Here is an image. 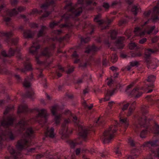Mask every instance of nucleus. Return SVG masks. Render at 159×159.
I'll use <instances>...</instances> for the list:
<instances>
[{"mask_svg": "<svg viewBox=\"0 0 159 159\" xmlns=\"http://www.w3.org/2000/svg\"><path fill=\"white\" fill-rule=\"evenodd\" d=\"M148 107L143 105L141 108L143 115L141 117L139 116L135 122L134 125L135 128H139L140 127H146L147 129L143 130L140 132V136L141 138H143L146 137L147 131L157 134L159 136V125L156 123H154L151 129V127L149 125V120L147 119L146 117L144 115L148 112Z\"/></svg>", "mask_w": 159, "mask_h": 159, "instance_id": "1", "label": "nucleus"}, {"mask_svg": "<svg viewBox=\"0 0 159 159\" xmlns=\"http://www.w3.org/2000/svg\"><path fill=\"white\" fill-rule=\"evenodd\" d=\"M120 123L118 124L117 121L115 120V125L111 126L104 132L101 137V139L104 143H108L113 139L117 130V127L121 126H123L125 129L128 127L129 124L127 118L120 117Z\"/></svg>", "mask_w": 159, "mask_h": 159, "instance_id": "2", "label": "nucleus"}, {"mask_svg": "<svg viewBox=\"0 0 159 159\" xmlns=\"http://www.w3.org/2000/svg\"><path fill=\"white\" fill-rule=\"evenodd\" d=\"M82 5L78 3L74 6H72L71 3L66 4L65 7V9L68 10L67 13L62 16V19L60 21L51 23L50 25V27L52 28L55 26L58 25L61 21L63 19H64L65 22L66 23L69 19L79 16L82 11Z\"/></svg>", "mask_w": 159, "mask_h": 159, "instance_id": "3", "label": "nucleus"}, {"mask_svg": "<svg viewBox=\"0 0 159 159\" xmlns=\"http://www.w3.org/2000/svg\"><path fill=\"white\" fill-rule=\"evenodd\" d=\"M24 136L25 139H21L17 143L16 147L19 150H22L32 145L30 141L27 139V138L31 139L34 137V132L32 128L29 127L27 129Z\"/></svg>", "mask_w": 159, "mask_h": 159, "instance_id": "4", "label": "nucleus"}, {"mask_svg": "<svg viewBox=\"0 0 159 159\" xmlns=\"http://www.w3.org/2000/svg\"><path fill=\"white\" fill-rule=\"evenodd\" d=\"M51 1V2H46L41 5V8L42 9V10L38 11L36 9H33L32 11L31 12L30 14L32 15L35 14H41L43 11H44L46 13L43 15V16L40 17V19L42 20L44 17H48L51 13V12H47L46 10L49 6H53V4L54 3V1Z\"/></svg>", "mask_w": 159, "mask_h": 159, "instance_id": "5", "label": "nucleus"}, {"mask_svg": "<svg viewBox=\"0 0 159 159\" xmlns=\"http://www.w3.org/2000/svg\"><path fill=\"white\" fill-rule=\"evenodd\" d=\"M67 113L70 114L71 117H72L73 119V121L78 125V129L79 131V135L83 139H85L86 138L87 136V134L88 133V131L89 130V129H88L85 127H83L82 125H79V123H77V117L76 116H73L69 110H66L65 112V114L67 115Z\"/></svg>", "mask_w": 159, "mask_h": 159, "instance_id": "6", "label": "nucleus"}, {"mask_svg": "<svg viewBox=\"0 0 159 159\" xmlns=\"http://www.w3.org/2000/svg\"><path fill=\"white\" fill-rule=\"evenodd\" d=\"M36 110L38 112V114L34 118V120L36 121H38L40 124L43 126L47 120L48 114L47 113V110L43 109L39 110L38 108L36 109Z\"/></svg>", "mask_w": 159, "mask_h": 159, "instance_id": "7", "label": "nucleus"}, {"mask_svg": "<svg viewBox=\"0 0 159 159\" xmlns=\"http://www.w3.org/2000/svg\"><path fill=\"white\" fill-rule=\"evenodd\" d=\"M157 50L154 51L151 49H148L145 50V57L147 58L146 62L148 65V68L151 69H156L159 66V61L157 59H154L153 60V63L151 65H150V62L149 61L148 58L150 57L151 53H155Z\"/></svg>", "mask_w": 159, "mask_h": 159, "instance_id": "8", "label": "nucleus"}, {"mask_svg": "<svg viewBox=\"0 0 159 159\" xmlns=\"http://www.w3.org/2000/svg\"><path fill=\"white\" fill-rule=\"evenodd\" d=\"M40 47V45L36 40L33 42V45L29 49V52L32 55H36L35 59L37 63L38 64H42L44 62L40 61L38 57L37 56L38 53V50Z\"/></svg>", "mask_w": 159, "mask_h": 159, "instance_id": "9", "label": "nucleus"}, {"mask_svg": "<svg viewBox=\"0 0 159 159\" xmlns=\"http://www.w3.org/2000/svg\"><path fill=\"white\" fill-rule=\"evenodd\" d=\"M15 136L9 129L5 130L4 132L0 135V147H2L3 142L7 140L8 138L11 140H13L15 139Z\"/></svg>", "mask_w": 159, "mask_h": 159, "instance_id": "10", "label": "nucleus"}, {"mask_svg": "<svg viewBox=\"0 0 159 159\" xmlns=\"http://www.w3.org/2000/svg\"><path fill=\"white\" fill-rule=\"evenodd\" d=\"M101 17V15L99 14L95 17L94 19V20L95 22L98 23L99 25L102 24H105L106 25V26L102 27V29H106L109 26V24L114 19V18H113L111 20L107 19V21H106L103 20H100V18Z\"/></svg>", "mask_w": 159, "mask_h": 159, "instance_id": "11", "label": "nucleus"}, {"mask_svg": "<svg viewBox=\"0 0 159 159\" xmlns=\"http://www.w3.org/2000/svg\"><path fill=\"white\" fill-rule=\"evenodd\" d=\"M25 9V7H18L17 9L15 8L12 10H8L7 11L6 13L7 16H11L16 15L19 12L24 11Z\"/></svg>", "mask_w": 159, "mask_h": 159, "instance_id": "12", "label": "nucleus"}, {"mask_svg": "<svg viewBox=\"0 0 159 159\" xmlns=\"http://www.w3.org/2000/svg\"><path fill=\"white\" fill-rule=\"evenodd\" d=\"M159 7L157 5L154 7L152 14V19L153 22H155L159 20Z\"/></svg>", "mask_w": 159, "mask_h": 159, "instance_id": "13", "label": "nucleus"}, {"mask_svg": "<svg viewBox=\"0 0 159 159\" xmlns=\"http://www.w3.org/2000/svg\"><path fill=\"white\" fill-rule=\"evenodd\" d=\"M55 48V44L53 43L49 48L46 47L41 52V55L49 57L52 56V53L50 52V50H54Z\"/></svg>", "mask_w": 159, "mask_h": 159, "instance_id": "14", "label": "nucleus"}, {"mask_svg": "<svg viewBox=\"0 0 159 159\" xmlns=\"http://www.w3.org/2000/svg\"><path fill=\"white\" fill-rule=\"evenodd\" d=\"M70 120L68 119H65L64 121V123L62 124L61 126V129L59 131V133L62 135L63 136H64L66 137L67 134V130L68 129L66 126V124L70 122Z\"/></svg>", "mask_w": 159, "mask_h": 159, "instance_id": "15", "label": "nucleus"}, {"mask_svg": "<svg viewBox=\"0 0 159 159\" xmlns=\"http://www.w3.org/2000/svg\"><path fill=\"white\" fill-rule=\"evenodd\" d=\"M8 149L12 157L14 159H17L21 157L20 152L19 151L16 152L14 149L12 147L9 146L8 148Z\"/></svg>", "mask_w": 159, "mask_h": 159, "instance_id": "16", "label": "nucleus"}, {"mask_svg": "<svg viewBox=\"0 0 159 159\" xmlns=\"http://www.w3.org/2000/svg\"><path fill=\"white\" fill-rule=\"evenodd\" d=\"M157 140H150L144 143L141 146V148H148L151 149L152 147H155L157 145Z\"/></svg>", "mask_w": 159, "mask_h": 159, "instance_id": "17", "label": "nucleus"}, {"mask_svg": "<svg viewBox=\"0 0 159 159\" xmlns=\"http://www.w3.org/2000/svg\"><path fill=\"white\" fill-rule=\"evenodd\" d=\"M134 34L137 36H143L145 34V30H143V26L136 27L134 31Z\"/></svg>", "mask_w": 159, "mask_h": 159, "instance_id": "18", "label": "nucleus"}, {"mask_svg": "<svg viewBox=\"0 0 159 159\" xmlns=\"http://www.w3.org/2000/svg\"><path fill=\"white\" fill-rule=\"evenodd\" d=\"M142 94L143 93L140 89L138 88H136L132 90L129 95L134 96L136 98H138L140 97Z\"/></svg>", "mask_w": 159, "mask_h": 159, "instance_id": "19", "label": "nucleus"}, {"mask_svg": "<svg viewBox=\"0 0 159 159\" xmlns=\"http://www.w3.org/2000/svg\"><path fill=\"white\" fill-rule=\"evenodd\" d=\"M125 38L124 37H118L116 42V46L118 49H122L124 46V41Z\"/></svg>", "mask_w": 159, "mask_h": 159, "instance_id": "20", "label": "nucleus"}, {"mask_svg": "<svg viewBox=\"0 0 159 159\" xmlns=\"http://www.w3.org/2000/svg\"><path fill=\"white\" fill-rule=\"evenodd\" d=\"M116 90V89L111 90H108L105 95V98L100 100V102H101L102 101H107L109 100L110 97L114 94Z\"/></svg>", "mask_w": 159, "mask_h": 159, "instance_id": "21", "label": "nucleus"}, {"mask_svg": "<svg viewBox=\"0 0 159 159\" xmlns=\"http://www.w3.org/2000/svg\"><path fill=\"white\" fill-rule=\"evenodd\" d=\"M151 153L149 155H148L144 159H154L156 157H159V148L156 151L151 149Z\"/></svg>", "mask_w": 159, "mask_h": 159, "instance_id": "22", "label": "nucleus"}, {"mask_svg": "<svg viewBox=\"0 0 159 159\" xmlns=\"http://www.w3.org/2000/svg\"><path fill=\"white\" fill-rule=\"evenodd\" d=\"M99 49L96 47L94 45H93L91 47L89 46L86 48V50L85 52L87 53H90L92 54H94L95 52L97 51Z\"/></svg>", "mask_w": 159, "mask_h": 159, "instance_id": "23", "label": "nucleus"}, {"mask_svg": "<svg viewBox=\"0 0 159 159\" xmlns=\"http://www.w3.org/2000/svg\"><path fill=\"white\" fill-rule=\"evenodd\" d=\"M29 111L27 105L26 104L20 105L18 107V113H27Z\"/></svg>", "mask_w": 159, "mask_h": 159, "instance_id": "24", "label": "nucleus"}, {"mask_svg": "<svg viewBox=\"0 0 159 159\" xmlns=\"http://www.w3.org/2000/svg\"><path fill=\"white\" fill-rule=\"evenodd\" d=\"M45 135L46 136H48L51 138H53L55 136L54 128H51L49 129L48 127L45 133Z\"/></svg>", "mask_w": 159, "mask_h": 159, "instance_id": "25", "label": "nucleus"}, {"mask_svg": "<svg viewBox=\"0 0 159 159\" xmlns=\"http://www.w3.org/2000/svg\"><path fill=\"white\" fill-rule=\"evenodd\" d=\"M131 152V154L128 156V159H134L138 157L140 153V152L137 149L133 150Z\"/></svg>", "mask_w": 159, "mask_h": 159, "instance_id": "26", "label": "nucleus"}, {"mask_svg": "<svg viewBox=\"0 0 159 159\" xmlns=\"http://www.w3.org/2000/svg\"><path fill=\"white\" fill-rule=\"evenodd\" d=\"M22 49L21 47L20 48L17 47L15 50L11 48H10L8 53V56L10 57L14 55L15 53L17 52L18 53H19L20 51Z\"/></svg>", "mask_w": 159, "mask_h": 159, "instance_id": "27", "label": "nucleus"}, {"mask_svg": "<svg viewBox=\"0 0 159 159\" xmlns=\"http://www.w3.org/2000/svg\"><path fill=\"white\" fill-rule=\"evenodd\" d=\"M140 6L138 4H136L132 6L131 11L135 15H137V13L141 11Z\"/></svg>", "mask_w": 159, "mask_h": 159, "instance_id": "28", "label": "nucleus"}, {"mask_svg": "<svg viewBox=\"0 0 159 159\" xmlns=\"http://www.w3.org/2000/svg\"><path fill=\"white\" fill-rule=\"evenodd\" d=\"M28 124L27 121H26L25 119L21 120L18 124V125L20 127V130H25V126Z\"/></svg>", "mask_w": 159, "mask_h": 159, "instance_id": "29", "label": "nucleus"}, {"mask_svg": "<svg viewBox=\"0 0 159 159\" xmlns=\"http://www.w3.org/2000/svg\"><path fill=\"white\" fill-rule=\"evenodd\" d=\"M47 28L45 26L42 25L41 26V28L37 35V36L38 37H39L42 36L45 34V31L47 29Z\"/></svg>", "mask_w": 159, "mask_h": 159, "instance_id": "30", "label": "nucleus"}, {"mask_svg": "<svg viewBox=\"0 0 159 159\" xmlns=\"http://www.w3.org/2000/svg\"><path fill=\"white\" fill-rule=\"evenodd\" d=\"M135 105L136 102L135 101H134L132 103L130 106L129 108L128 113L127 114V116H129L131 115L133 111L135 108Z\"/></svg>", "mask_w": 159, "mask_h": 159, "instance_id": "31", "label": "nucleus"}, {"mask_svg": "<svg viewBox=\"0 0 159 159\" xmlns=\"http://www.w3.org/2000/svg\"><path fill=\"white\" fill-rule=\"evenodd\" d=\"M33 35L32 32L30 30H26L24 32L23 36L25 38H31Z\"/></svg>", "mask_w": 159, "mask_h": 159, "instance_id": "32", "label": "nucleus"}, {"mask_svg": "<svg viewBox=\"0 0 159 159\" xmlns=\"http://www.w3.org/2000/svg\"><path fill=\"white\" fill-rule=\"evenodd\" d=\"M64 71V70L63 68L61 66L58 65L57 66V69L56 70V72L57 75L59 77H61V73Z\"/></svg>", "mask_w": 159, "mask_h": 159, "instance_id": "33", "label": "nucleus"}, {"mask_svg": "<svg viewBox=\"0 0 159 159\" xmlns=\"http://www.w3.org/2000/svg\"><path fill=\"white\" fill-rule=\"evenodd\" d=\"M32 76L30 77V78L28 77L25 79V81L23 83V86L25 88H28L30 86V81L31 80Z\"/></svg>", "mask_w": 159, "mask_h": 159, "instance_id": "34", "label": "nucleus"}, {"mask_svg": "<svg viewBox=\"0 0 159 159\" xmlns=\"http://www.w3.org/2000/svg\"><path fill=\"white\" fill-rule=\"evenodd\" d=\"M25 68L21 69L22 72H24L26 70H32V66L31 64L29 62H25L24 64Z\"/></svg>", "mask_w": 159, "mask_h": 159, "instance_id": "35", "label": "nucleus"}, {"mask_svg": "<svg viewBox=\"0 0 159 159\" xmlns=\"http://www.w3.org/2000/svg\"><path fill=\"white\" fill-rule=\"evenodd\" d=\"M155 26H148L145 30V33L146 32L148 34H150L155 29Z\"/></svg>", "mask_w": 159, "mask_h": 159, "instance_id": "36", "label": "nucleus"}, {"mask_svg": "<svg viewBox=\"0 0 159 159\" xmlns=\"http://www.w3.org/2000/svg\"><path fill=\"white\" fill-rule=\"evenodd\" d=\"M13 35V33L12 32H0V36H5L7 38L11 37Z\"/></svg>", "mask_w": 159, "mask_h": 159, "instance_id": "37", "label": "nucleus"}, {"mask_svg": "<svg viewBox=\"0 0 159 159\" xmlns=\"http://www.w3.org/2000/svg\"><path fill=\"white\" fill-rule=\"evenodd\" d=\"M117 34V33L115 30H111L110 32L111 39L112 40L115 39L116 37Z\"/></svg>", "mask_w": 159, "mask_h": 159, "instance_id": "38", "label": "nucleus"}, {"mask_svg": "<svg viewBox=\"0 0 159 159\" xmlns=\"http://www.w3.org/2000/svg\"><path fill=\"white\" fill-rule=\"evenodd\" d=\"M59 107L57 105H55L53 106L51 109V111L54 116H55L56 113H57Z\"/></svg>", "mask_w": 159, "mask_h": 159, "instance_id": "39", "label": "nucleus"}, {"mask_svg": "<svg viewBox=\"0 0 159 159\" xmlns=\"http://www.w3.org/2000/svg\"><path fill=\"white\" fill-rule=\"evenodd\" d=\"M72 57L75 59L74 61V63H78L80 62V59H78L79 58V55L77 54L76 52L75 51L72 55Z\"/></svg>", "mask_w": 159, "mask_h": 159, "instance_id": "40", "label": "nucleus"}, {"mask_svg": "<svg viewBox=\"0 0 159 159\" xmlns=\"http://www.w3.org/2000/svg\"><path fill=\"white\" fill-rule=\"evenodd\" d=\"M18 39L17 38L16 39H9L8 40V44L11 43L12 45H16L18 42Z\"/></svg>", "mask_w": 159, "mask_h": 159, "instance_id": "41", "label": "nucleus"}, {"mask_svg": "<svg viewBox=\"0 0 159 159\" xmlns=\"http://www.w3.org/2000/svg\"><path fill=\"white\" fill-rule=\"evenodd\" d=\"M87 79V75L86 74L83 75L81 78L79 79L77 82V84H81L82 83L84 80Z\"/></svg>", "mask_w": 159, "mask_h": 159, "instance_id": "42", "label": "nucleus"}, {"mask_svg": "<svg viewBox=\"0 0 159 159\" xmlns=\"http://www.w3.org/2000/svg\"><path fill=\"white\" fill-rule=\"evenodd\" d=\"M61 117V115L56 116H55L54 119L55 121V123L57 125L60 123Z\"/></svg>", "mask_w": 159, "mask_h": 159, "instance_id": "43", "label": "nucleus"}, {"mask_svg": "<svg viewBox=\"0 0 159 159\" xmlns=\"http://www.w3.org/2000/svg\"><path fill=\"white\" fill-rule=\"evenodd\" d=\"M129 49L132 50L134 49L135 48L136 49H139L138 47L137 46V45L134 43H131L129 44Z\"/></svg>", "mask_w": 159, "mask_h": 159, "instance_id": "44", "label": "nucleus"}, {"mask_svg": "<svg viewBox=\"0 0 159 159\" xmlns=\"http://www.w3.org/2000/svg\"><path fill=\"white\" fill-rule=\"evenodd\" d=\"M80 139L78 138L76 139V141L71 142L70 143V147L72 148H75V147L76 145L79 144L80 143H79L77 142V141H78V140H79Z\"/></svg>", "mask_w": 159, "mask_h": 159, "instance_id": "45", "label": "nucleus"}, {"mask_svg": "<svg viewBox=\"0 0 159 159\" xmlns=\"http://www.w3.org/2000/svg\"><path fill=\"white\" fill-rule=\"evenodd\" d=\"M117 56L116 54H113L111 58V61L113 63L116 62L117 60Z\"/></svg>", "mask_w": 159, "mask_h": 159, "instance_id": "46", "label": "nucleus"}, {"mask_svg": "<svg viewBox=\"0 0 159 159\" xmlns=\"http://www.w3.org/2000/svg\"><path fill=\"white\" fill-rule=\"evenodd\" d=\"M156 79L155 76L153 75H150L148 77L147 81L148 82H153Z\"/></svg>", "mask_w": 159, "mask_h": 159, "instance_id": "47", "label": "nucleus"}, {"mask_svg": "<svg viewBox=\"0 0 159 159\" xmlns=\"http://www.w3.org/2000/svg\"><path fill=\"white\" fill-rule=\"evenodd\" d=\"M141 55L142 54L140 52L137 53H132L131 54V57H141Z\"/></svg>", "mask_w": 159, "mask_h": 159, "instance_id": "48", "label": "nucleus"}, {"mask_svg": "<svg viewBox=\"0 0 159 159\" xmlns=\"http://www.w3.org/2000/svg\"><path fill=\"white\" fill-rule=\"evenodd\" d=\"M159 39L158 36H156L151 39V41L152 43H156L158 41Z\"/></svg>", "mask_w": 159, "mask_h": 159, "instance_id": "49", "label": "nucleus"}, {"mask_svg": "<svg viewBox=\"0 0 159 159\" xmlns=\"http://www.w3.org/2000/svg\"><path fill=\"white\" fill-rule=\"evenodd\" d=\"M62 33V31L61 30H55L52 32V33L55 35H59Z\"/></svg>", "mask_w": 159, "mask_h": 159, "instance_id": "50", "label": "nucleus"}, {"mask_svg": "<svg viewBox=\"0 0 159 159\" xmlns=\"http://www.w3.org/2000/svg\"><path fill=\"white\" fill-rule=\"evenodd\" d=\"M90 40V38L87 37L85 38H81V42L82 43H87Z\"/></svg>", "mask_w": 159, "mask_h": 159, "instance_id": "51", "label": "nucleus"}, {"mask_svg": "<svg viewBox=\"0 0 159 159\" xmlns=\"http://www.w3.org/2000/svg\"><path fill=\"white\" fill-rule=\"evenodd\" d=\"M138 62L137 61H132L130 62V65L132 67H133L136 66H138Z\"/></svg>", "mask_w": 159, "mask_h": 159, "instance_id": "52", "label": "nucleus"}, {"mask_svg": "<svg viewBox=\"0 0 159 159\" xmlns=\"http://www.w3.org/2000/svg\"><path fill=\"white\" fill-rule=\"evenodd\" d=\"M34 94V92L32 91L31 92H28L26 93V96L29 98H31Z\"/></svg>", "mask_w": 159, "mask_h": 159, "instance_id": "53", "label": "nucleus"}, {"mask_svg": "<svg viewBox=\"0 0 159 159\" xmlns=\"http://www.w3.org/2000/svg\"><path fill=\"white\" fill-rule=\"evenodd\" d=\"M134 84V83L133 82L132 83L129 85H128L126 88V90H125V91L126 92L128 93L129 90V89L130 88H131L133 86Z\"/></svg>", "mask_w": 159, "mask_h": 159, "instance_id": "54", "label": "nucleus"}, {"mask_svg": "<svg viewBox=\"0 0 159 159\" xmlns=\"http://www.w3.org/2000/svg\"><path fill=\"white\" fill-rule=\"evenodd\" d=\"M102 7L106 10L109 9L110 5L107 3H104L102 5Z\"/></svg>", "mask_w": 159, "mask_h": 159, "instance_id": "55", "label": "nucleus"}, {"mask_svg": "<svg viewBox=\"0 0 159 159\" xmlns=\"http://www.w3.org/2000/svg\"><path fill=\"white\" fill-rule=\"evenodd\" d=\"M72 25L71 24H70V25H69L68 24L66 23L64 24H61L59 25V27L60 28H63L64 27H69L70 26H72Z\"/></svg>", "mask_w": 159, "mask_h": 159, "instance_id": "56", "label": "nucleus"}, {"mask_svg": "<svg viewBox=\"0 0 159 159\" xmlns=\"http://www.w3.org/2000/svg\"><path fill=\"white\" fill-rule=\"evenodd\" d=\"M129 105V103H127L125 104H124L123 106V107L122 108V111H124L126 110L127 109Z\"/></svg>", "mask_w": 159, "mask_h": 159, "instance_id": "57", "label": "nucleus"}, {"mask_svg": "<svg viewBox=\"0 0 159 159\" xmlns=\"http://www.w3.org/2000/svg\"><path fill=\"white\" fill-rule=\"evenodd\" d=\"M147 41V39L146 38H142L140 39L139 41V43L141 44H143L146 42Z\"/></svg>", "mask_w": 159, "mask_h": 159, "instance_id": "58", "label": "nucleus"}, {"mask_svg": "<svg viewBox=\"0 0 159 159\" xmlns=\"http://www.w3.org/2000/svg\"><path fill=\"white\" fill-rule=\"evenodd\" d=\"M29 25L31 28H36L38 27V25L35 23H30Z\"/></svg>", "mask_w": 159, "mask_h": 159, "instance_id": "59", "label": "nucleus"}, {"mask_svg": "<svg viewBox=\"0 0 159 159\" xmlns=\"http://www.w3.org/2000/svg\"><path fill=\"white\" fill-rule=\"evenodd\" d=\"M84 106L85 107H87L90 110L93 107V104H91L89 106H88L86 103H85Z\"/></svg>", "mask_w": 159, "mask_h": 159, "instance_id": "60", "label": "nucleus"}, {"mask_svg": "<svg viewBox=\"0 0 159 159\" xmlns=\"http://www.w3.org/2000/svg\"><path fill=\"white\" fill-rule=\"evenodd\" d=\"M128 142L131 146H132L134 145V141L130 138L128 139Z\"/></svg>", "mask_w": 159, "mask_h": 159, "instance_id": "61", "label": "nucleus"}, {"mask_svg": "<svg viewBox=\"0 0 159 159\" xmlns=\"http://www.w3.org/2000/svg\"><path fill=\"white\" fill-rule=\"evenodd\" d=\"M74 67L73 66L71 67L70 68H69L67 71V74H70L74 70Z\"/></svg>", "mask_w": 159, "mask_h": 159, "instance_id": "62", "label": "nucleus"}, {"mask_svg": "<svg viewBox=\"0 0 159 159\" xmlns=\"http://www.w3.org/2000/svg\"><path fill=\"white\" fill-rule=\"evenodd\" d=\"M115 152L118 156H121V153L118 148H117L115 151Z\"/></svg>", "mask_w": 159, "mask_h": 159, "instance_id": "63", "label": "nucleus"}, {"mask_svg": "<svg viewBox=\"0 0 159 159\" xmlns=\"http://www.w3.org/2000/svg\"><path fill=\"white\" fill-rule=\"evenodd\" d=\"M113 83V81L112 79H110L107 82V85L110 86Z\"/></svg>", "mask_w": 159, "mask_h": 159, "instance_id": "64", "label": "nucleus"}]
</instances>
